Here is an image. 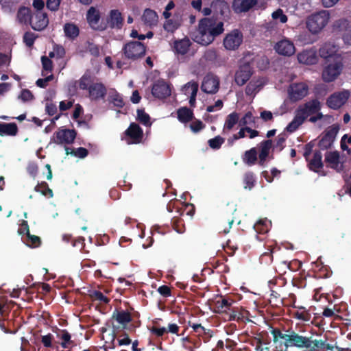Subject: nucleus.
<instances>
[{
	"label": "nucleus",
	"instance_id": "nucleus-19",
	"mask_svg": "<svg viewBox=\"0 0 351 351\" xmlns=\"http://www.w3.org/2000/svg\"><path fill=\"white\" fill-rule=\"evenodd\" d=\"M337 50L338 47L336 45L331 42H326L320 47L319 55L326 60L330 58L334 60L335 57H341L337 55Z\"/></svg>",
	"mask_w": 351,
	"mask_h": 351
},
{
	"label": "nucleus",
	"instance_id": "nucleus-27",
	"mask_svg": "<svg viewBox=\"0 0 351 351\" xmlns=\"http://www.w3.org/2000/svg\"><path fill=\"white\" fill-rule=\"evenodd\" d=\"M322 154L320 150H315L313 158L308 162V167L311 171L318 173L319 169L323 168Z\"/></svg>",
	"mask_w": 351,
	"mask_h": 351
},
{
	"label": "nucleus",
	"instance_id": "nucleus-50",
	"mask_svg": "<svg viewBox=\"0 0 351 351\" xmlns=\"http://www.w3.org/2000/svg\"><path fill=\"white\" fill-rule=\"evenodd\" d=\"M91 77L89 75H84L80 80L79 87L82 90H89L91 85Z\"/></svg>",
	"mask_w": 351,
	"mask_h": 351
},
{
	"label": "nucleus",
	"instance_id": "nucleus-2",
	"mask_svg": "<svg viewBox=\"0 0 351 351\" xmlns=\"http://www.w3.org/2000/svg\"><path fill=\"white\" fill-rule=\"evenodd\" d=\"M274 343L284 346L285 350L289 347L306 348L308 343V337L296 332L293 330H287L283 333L280 328H274L271 331Z\"/></svg>",
	"mask_w": 351,
	"mask_h": 351
},
{
	"label": "nucleus",
	"instance_id": "nucleus-56",
	"mask_svg": "<svg viewBox=\"0 0 351 351\" xmlns=\"http://www.w3.org/2000/svg\"><path fill=\"white\" fill-rule=\"evenodd\" d=\"M341 148L343 151H346L349 154L350 149L346 145V143L351 144V135L344 134L341 139Z\"/></svg>",
	"mask_w": 351,
	"mask_h": 351
},
{
	"label": "nucleus",
	"instance_id": "nucleus-42",
	"mask_svg": "<svg viewBox=\"0 0 351 351\" xmlns=\"http://www.w3.org/2000/svg\"><path fill=\"white\" fill-rule=\"evenodd\" d=\"M254 174L252 171L246 172L243 176V184L245 189L251 190L255 185Z\"/></svg>",
	"mask_w": 351,
	"mask_h": 351
},
{
	"label": "nucleus",
	"instance_id": "nucleus-38",
	"mask_svg": "<svg viewBox=\"0 0 351 351\" xmlns=\"http://www.w3.org/2000/svg\"><path fill=\"white\" fill-rule=\"evenodd\" d=\"M58 337L62 339L60 345L63 348H69L71 345H75L73 341L71 340V334L65 329L60 330Z\"/></svg>",
	"mask_w": 351,
	"mask_h": 351
},
{
	"label": "nucleus",
	"instance_id": "nucleus-33",
	"mask_svg": "<svg viewBox=\"0 0 351 351\" xmlns=\"http://www.w3.org/2000/svg\"><path fill=\"white\" fill-rule=\"evenodd\" d=\"M65 36L70 40H75L80 34L79 27L74 23H67L64 25Z\"/></svg>",
	"mask_w": 351,
	"mask_h": 351
},
{
	"label": "nucleus",
	"instance_id": "nucleus-40",
	"mask_svg": "<svg viewBox=\"0 0 351 351\" xmlns=\"http://www.w3.org/2000/svg\"><path fill=\"white\" fill-rule=\"evenodd\" d=\"M17 18L21 23H26L31 20V10L26 7H21L17 12Z\"/></svg>",
	"mask_w": 351,
	"mask_h": 351
},
{
	"label": "nucleus",
	"instance_id": "nucleus-57",
	"mask_svg": "<svg viewBox=\"0 0 351 351\" xmlns=\"http://www.w3.org/2000/svg\"><path fill=\"white\" fill-rule=\"evenodd\" d=\"M150 332L156 336V337H162L165 333L167 332V330L165 327H158L156 326H153L149 328Z\"/></svg>",
	"mask_w": 351,
	"mask_h": 351
},
{
	"label": "nucleus",
	"instance_id": "nucleus-35",
	"mask_svg": "<svg viewBox=\"0 0 351 351\" xmlns=\"http://www.w3.org/2000/svg\"><path fill=\"white\" fill-rule=\"evenodd\" d=\"M234 301L230 298H226L220 296V298L215 302V306L218 309V312L223 313L228 310H230Z\"/></svg>",
	"mask_w": 351,
	"mask_h": 351
},
{
	"label": "nucleus",
	"instance_id": "nucleus-11",
	"mask_svg": "<svg viewBox=\"0 0 351 351\" xmlns=\"http://www.w3.org/2000/svg\"><path fill=\"white\" fill-rule=\"evenodd\" d=\"M152 94L155 98L166 99L171 94V84L164 80H158L152 85Z\"/></svg>",
	"mask_w": 351,
	"mask_h": 351
},
{
	"label": "nucleus",
	"instance_id": "nucleus-20",
	"mask_svg": "<svg viewBox=\"0 0 351 351\" xmlns=\"http://www.w3.org/2000/svg\"><path fill=\"white\" fill-rule=\"evenodd\" d=\"M251 75L250 66L249 64H244L235 73V82L239 86H243L250 80Z\"/></svg>",
	"mask_w": 351,
	"mask_h": 351
},
{
	"label": "nucleus",
	"instance_id": "nucleus-41",
	"mask_svg": "<svg viewBox=\"0 0 351 351\" xmlns=\"http://www.w3.org/2000/svg\"><path fill=\"white\" fill-rule=\"evenodd\" d=\"M204 58L206 61L212 64H217L219 62V56L217 50L215 49H209L206 50L204 54Z\"/></svg>",
	"mask_w": 351,
	"mask_h": 351
},
{
	"label": "nucleus",
	"instance_id": "nucleus-32",
	"mask_svg": "<svg viewBox=\"0 0 351 351\" xmlns=\"http://www.w3.org/2000/svg\"><path fill=\"white\" fill-rule=\"evenodd\" d=\"M191 45V42L189 38H184L180 40H176L174 42L173 48L175 52L178 54L185 55L187 53L189 47Z\"/></svg>",
	"mask_w": 351,
	"mask_h": 351
},
{
	"label": "nucleus",
	"instance_id": "nucleus-25",
	"mask_svg": "<svg viewBox=\"0 0 351 351\" xmlns=\"http://www.w3.org/2000/svg\"><path fill=\"white\" fill-rule=\"evenodd\" d=\"M321 109V103L317 99H312L304 104L302 107L299 108V112L305 114L307 117L316 114Z\"/></svg>",
	"mask_w": 351,
	"mask_h": 351
},
{
	"label": "nucleus",
	"instance_id": "nucleus-7",
	"mask_svg": "<svg viewBox=\"0 0 351 351\" xmlns=\"http://www.w3.org/2000/svg\"><path fill=\"white\" fill-rule=\"evenodd\" d=\"M77 136V132L75 130L66 129L63 127L60 128L56 131L51 138V143L56 145L73 144Z\"/></svg>",
	"mask_w": 351,
	"mask_h": 351
},
{
	"label": "nucleus",
	"instance_id": "nucleus-64",
	"mask_svg": "<svg viewBox=\"0 0 351 351\" xmlns=\"http://www.w3.org/2000/svg\"><path fill=\"white\" fill-rule=\"evenodd\" d=\"M204 128V125L200 120H195L190 124L191 130L195 133L199 132Z\"/></svg>",
	"mask_w": 351,
	"mask_h": 351
},
{
	"label": "nucleus",
	"instance_id": "nucleus-1",
	"mask_svg": "<svg viewBox=\"0 0 351 351\" xmlns=\"http://www.w3.org/2000/svg\"><path fill=\"white\" fill-rule=\"evenodd\" d=\"M223 31V22H217L216 20L210 18H204L199 21L194 40L202 45L206 46L212 43L215 38Z\"/></svg>",
	"mask_w": 351,
	"mask_h": 351
},
{
	"label": "nucleus",
	"instance_id": "nucleus-48",
	"mask_svg": "<svg viewBox=\"0 0 351 351\" xmlns=\"http://www.w3.org/2000/svg\"><path fill=\"white\" fill-rule=\"evenodd\" d=\"M225 140L220 136H217L213 138L208 140V143L210 148L213 149H219Z\"/></svg>",
	"mask_w": 351,
	"mask_h": 351
},
{
	"label": "nucleus",
	"instance_id": "nucleus-37",
	"mask_svg": "<svg viewBox=\"0 0 351 351\" xmlns=\"http://www.w3.org/2000/svg\"><path fill=\"white\" fill-rule=\"evenodd\" d=\"M64 149L66 155L71 154L80 158H84L88 154V149L82 147H78L77 149H71L70 147L65 146Z\"/></svg>",
	"mask_w": 351,
	"mask_h": 351
},
{
	"label": "nucleus",
	"instance_id": "nucleus-28",
	"mask_svg": "<svg viewBox=\"0 0 351 351\" xmlns=\"http://www.w3.org/2000/svg\"><path fill=\"white\" fill-rule=\"evenodd\" d=\"M298 60L302 64H314L317 62V58L315 52L305 50L298 54Z\"/></svg>",
	"mask_w": 351,
	"mask_h": 351
},
{
	"label": "nucleus",
	"instance_id": "nucleus-47",
	"mask_svg": "<svg viewBox=\"0 0 351 351\" xmlns=\"http://www.w3.org/2000/svg\"><path fill=\"white\" fill-rule=\"evenodd\" d=\"M110 101L118 108H123L125 105L122 96L115 91L110 95Z\"/></svg>",
	"mask_w": 351,
	"mask_h": 351
},
{
	"label": "nucleus",
	"instance_id": "nucleus-55",
	"mask_svg": "<svg viewBox=\"0 0 351 351\" xmlns=\"http://www.w3.org/2000/svg\"><path fill=\"white\" fill-rule=\"evenodd\" d=\"M252 123H254V117L250 111L247 112L242 119L239 120V125L241 126H244Z\"/></svg>",
	"mask_w": 351,
	"mask_h": 351
},
{
	"label": "nucleus",
	"instance_id": "nucleus-39",
	"mask_svg": "<svg viewBox=\"0 0 351 351\" xmlns=\"http://www.w3.org/2000/svg\"><path fill=\"white\" fill-rule=\"evenodd\" d=\"M339 25L346 28L342 38L344 43L347 45H351V26L349 25L348 21L346 19L339 20L338 21Z\"/></svg>",
	"mask_w": 351,
	"mask_h": 351
},
{
	"label": "nucleus",
	"instance_id": "nucleus-31",
	"mask_svg": "<svg viewBox=\"0 0 351 351\" xmlns=\"http://www.w3.org/2000/svg\"><path fill=\"white\" fill-rule=\"evenodd\" d=\"M242 160L243 162L248 166L255 165L258 160L256 148L252 147L245 151L242 156Z\"/></svg>",
	"mask_w": 351,
	"mask_h": 351
},
{
	"label": "nucleus",
	"instance_id": "nucleus-6",
	"mask_svg": "<svg viewBox=\"0 0 351 351\" xmlns=\"http://www.w3.org/2000/svg\"><path fill=\"white\" fill-rule=\"evenodd\" d=\"M339 130L338 124H333L328 127L319 136V141L317 146L320 150H327L330 149L337 137Z\"/></svg>",
	"mask_w": 351,
	"mask_h": 351
},
{
	"label": "nucleus",
	"instance_id": "nucleus-49",
	"mask_svg": "<svg viewBox=\"0 0 351 351\" xmlns=\"http://www.w3.org/2000/svg\"><path fill=\"white\" fill-rule=\"evenodd\" d=\"M171 225L173 230L178 233H182L184 231L183 220L180 218L173 217L171 220Z\"/></svg>",
	"mask_w": 351,
	"mask_h": 351
},
{
	"label": "nucleus",
	"instance_id": "nucleus-62",
	"mask_svg": "<svg viewBox=\"0 0 351 351\" xmlns=\"http://www.w3.org/2000/svg\"><path fill=\"white\" fill-rule=\"evenodd\" d=\"M62 0H47V8L51 11H57L60 8Z\"/></svg>",
	"mask_w": 351,
	"mask_h": 351
},
{
	"label": "nucleus",
	"instance_id": "nucleus-24",
	"mask_svg": "<svg viewBox=\"0 0 351 351\" xmlns=\"http://www.w3.org/2000/svg\"><path fill=\"white\" fill-rule=\"evenodd\" d=\"M107 24L112 29H121L123 24L121 13L118 10H110L107 19Z\"/></svg>",
	"mask_w": 351,
	"mask_h": 351
},
{
	"label": "nucleus",
	"instance_id": "nucleus-18",
	"mask_svg": "<svg viewBox=\"0 0 351 351\" xmlns=\"http://www.w3.org/2000/svg\"><path fill=\"white\" fill-rule=\"evenodd\" d=\"M258 0H233L232 8L237 13L247 12L258 5Z\"/></svg>",
	"mask_w": 351,
	"mask_h": 351
},
{
	"label": "nucleus",
	"instance_id": "nucleus-44",
	"mask_svg": "<svg viewBox=\"0 0 351 351\" xmlns=\"http://www.w3.org/2000/svg\"><path fill=\"white\" fill-rule=\"evenodd\" d=\"M136 119L143 125L145 126L151 125L150 117L145 112L143 108L138 109L136 111Z\"/></svg>",
	"mask_w": 351,
	"mask_h": 351
},
{
	"label": "nucleus",
	"instance_id": "nucleus-21",
	"mask_svg": "<svg viewBox=\"0 0 351 351\" xmlns=\"http://www.w3.org/2000/svg\"><path fill=\"white\" fill-rule=\"evenodd\" d=\"M30 23L34 30L41 31L44 29L49 24L47 14L43 12H36Z\"/></svg>",
	"mask_w": 351,
	"mask_h": 351
},
{
	"label": "nucleus",
	"instance_id": "nucleus-36",
	"mask_svg": "<svg viewBox=\"0 0 351 351\" xmlns=\"http://www.w3.org/2000/svg\"><path fill=\"white\" fill-rule=\"evenodd\" d=\"M238 123H239V114L237 112H232L226 117L223 125V131L231 130Z\"/></svg>",
	"mask_w": 351,
	"mask_h": 351
},
{
	"label": "nucleus",
	"instance_id": "nucleus-59",
	"mask_svg": "<svg viewBox=\"0 0 351 351\" xmlns=\"http://www.w3.org/2000/svg\"><path fill=\"white\" fill-rule=\"evenodd\" d=\"M286 141V135L285 134H280L276 138L274 147L282 151L285 148V143Z\"/></svg>",
	"mask_w": 351,
	"mask_h": 351
},
{
	"label": "nucleus",
	"instance_id": "nucleus-63",
	"mask_svg": "<svg viewBox=\"0 0 351 351\" xmlns=\"http://www.w3.org/2000/svg\"><path fill=\"white\" fill-rule=\"evenodd\" d=\"M19 97L25 102L31 101L34 98L32 93L28 89H23Z\"/></svg>",
	"mask_w": 351,
	"mask_h": 351
},
{
	"label": "nucleus",
	"instance_id": "nucleus-23",
	"mask_svg": "<svg viewBox=\"0 0 351 351\" xmlns=\"http://www.w3.org/2000/svg\"><path fill=\"white\" fill-rule=\"evenodd\" d=\"M272 140H264L259 144V154L258 163L261 166H265L267 158L269 154L270 149L273 145Z\"/></svg>",
	"mask_w": 351,
	"mask_h": 351
},
{
	"label": "nucleus",
	"instance_id": "nucleus-34",
	"mask_svg": "<svg viewBox=\"0 0 351 351\" xmlns=\"http://www.w3.org/2000/svg\"><path fill=\"white\" fill-rule=\"evenodd\" d=\"M178 119L183 123L191 121L194 117L193 111L187 107H182L178 110Z\"/></svg>",
	"mask_w": 351,
	"mask_h": 351
},
{
	"label": "nucleus",
	"instance_id": "nucleus-4",
	"mask_svg": "<svg viewBox=\"0 0 351 351\" xmlns=\"http://www.w3.org/2000/svg\"><path fill=\"white\" fill-rule=\"evenodd\" d=\"M122 51L125 58L135 61L145 55L146 46L139 41H130L123 45Z\"/></svg>",
	"mask_w": 351,
	"mask_h": 351
},
{
	"label": "nucleus",
	"instance_id": "nucleus-16",
	"mask_svg": "<svg viewBox=\"0 0 351 351\" xmlns=\"http://www.w3.org/2000/svg\"><path fill=\"white\" fill-rule=\"evenodd\" d=\"M325 162L327 167L335 170L337 172L343 171V165L340 162L339 153L337 151L327 152L325 154Z\"/></svg>",
	"mask_w": 351,
	"mask_h": 351
},
{
	"label": "nucleus",
	"instance_id": "nucleus-12",
	"mask_svg": "<svg viewBox=\"0 0 351 351\" xmlns=\"http://www.w3.org/2000/svg\"><path fill=\"white\" fill-rule=\"evenodd\" d=\"M308 92V87L303 82L292 84L288 90L289 98L293 101L303 99L307 95Z\"/></svg>",
	"mask_w": 351,
	"mask_h": 351
},
{
	"label": "nucleus",
	"instance_id": "nucleus-61",
	"mask_svg": "<svg viewBox=\"0 0 351 351\" xmlns=\"http://www.w3.org/2000/svg\"><path fill=\"white\" fill-rule=\"evenodd\" d=\"M88 47L87 51L94 57H98L99 56V46L96 44L90 43L89 41L87 42Z\"/></svg>",
	"mask_w": 351,
	"mask_h": 351
},
{
	"label": "nucleus",
	"instance_id": "nucleus-52",
	"mask_svg": "<svg viewBox=\"0 0 351 351\" xmlns=\"http://www.w3.org/2000/svg\"><path fill=\"white\" fill-rule=\"evenodd\" d=\"M41 243L39 237L36 235L29 234L27 236V244L32 247H38Z\"/></svg>",
	"mask_w": 351,
	"mask_h": 351
},
{
	"label": "nucleus",
	"instance_id": "nucleus-8",
	"mask_svg": "<svg viewBox=\"0 0 351 351\" xmlns=\"http://www.w3.org/2000/svg\"><path fill=\"white\" fill-rule=\"evenodd\" d=\"M350 95V93L348 90L335 92L328 97L326 105L331 109L337 110L346 103Z\"/></svg>",
	"mask_w": 351,
	"mask_h": 351
},
{
	"label": "nucleus",
	"instance_id": "nucleus-54",
	"mask_svg": "<svg viewBox=\"0 0 351 351\" xmlns=\"http://www.w3.org/2000/svg\"><path fill=\"white\" fill-rule=\"evenodd\" d=\"M273 250L268 249L267 252L263 253L260 257L261 263L270 264L273 261Z\"/></svg>",
	"mask_w": 351,
	"mask_h": 351
},
{
	"label": "nucleus",
	"instance_id": "nucleus-17",
	"mask_svg": "<svg viewBox=\"0 0 351 351\" xmlns=\"http://www.w3.org/2000/svg\"><path fill=\"white\" fill-rule=\"evenodd\" d=\"M274 49L278 54L285 56H291L295 51L293 43L287 39H282L276 43Z\"/></svg>",
	"mask_w": 351,
	"mask_h": 351
},
{
	"label": "nucleus",
	"instance_id": "nucleus-10",
	"mask_svg": "<svg viewBox=\"0 0 351 351\" xmlns=\"http://www.w3.org/2000/svg\"><path fill=\"white\" fill-rule=\"evenodd\" d=\"M243 34L239 29H234L224 38L223 45L227 50L237 49L243 42Z\"/></svg>",
	"mask_w": 351,
	"mask_h": 351
},
{
	"label": "nucleus",
	"instance_id": "nucleus-9",
	"mask_svg": "<svg viewBox=\"0 0 351 351\" xmlns=\"http://www.w3.org/2000/svg\"><path fill=\"white\" fill-rule=\"evenodd\" d=\"M86 21L90 27L97 31L105 30L108 25L106 23H99L101 14L99 10L91 6L86 12Z\"/></svg>",
	"mask_w": 351,
	"mask_h": 351
},
{
	"label": "nucleus",
	"instance_id": "nucleus-29",
	"mask_svg": "<svg viewBox=\"0 0 351 351\" xmlns=\"http://www.w3.org/2000/svg\"><path fill=\"white\" fill-rule=\"evenodd\" d=\"M19 132L16 123H0V135L14 136Z\"/></svg>",
	"mask_w": 351,
	"mask_h": 351
},
{
	"label": "nucleus",
	"instance_id": "nucleus-30",
	"mask_svg": "<svg viewBox=\"0 0 351 351\" xmlns=\"http://www.w3.org/2000/svg\"><path fill=\"white\" fill-rule=\"evenodd\" d=\"M158 16L154 10L146 8L142 16V20L146 25L154 26L157 24Z\"/></svg>",
	"mask_w": 351,
	"mask_h": 351
},
{
	"label": "nucleus",
	"instance_id": "nucleus-14",
	"mask_svg": "<svg viewBox=\"0 0 351 351\" xmlns=\"http://www.w3.org/2000/svg\"><path fill=\"white\" fill-rule=\"evenodd\" d=\"M125 134L128 138V143L137 144L142 141L143 131L137 123H132L125 131Z\"/></svg>",
	"mask_w": 351,
	"mask_h": 351
},
{
	"label": "nucleus",
	"instance_id": "nucleus-13",
	"mask_svg": "<svg viewBox=\"0 0 351 351\" xmlns=\"http://www.w3.org/2000/svg\"><path fill=\"white\" fill-rule=\"evenodd\" d=\"M306 349L308 351H332L335 349V344L327 343L326 339H313V336L310 335Z\"/></svg>",
	"mask_w": 351,
	"mask_h": 351
},
{
	"label": "nucleus",
	"instance_id": "nucleus-22",
	"mask_svg": "<svg viewBox=\"0 0 351 351\" xmlns=\"http://www.w3.org/2000/svg\"><path fill=\"white\" fill-rule=\"evenodd\" d=\"M106 93V88L102 83H92L88 90L89 97L92 100L104 99Z\"/></svg>",
	"mask_w": 351,
	"mask_h": 351
},
{
	"label": "nucleus",
	"instance_id": "nucleus-43",
	"mask_svg": "<svg viewBox=\"0 0 351 351\" xmlns=\"http://www.w3.org/2000/svg\"><path fill=\"white\" fill-rule=\"evenodd\" d=\"M34 190L36 192L40 193L42 195L45 196H49V197H53V191L49 187L46 182H42L40 183H38L35 186Z\"/></svg>",
	"mask_w": 351,
	"mask_h": 351
},
{
	"label": "nucleus",
	"instance_id": "nucleus-3",
	"mask_svg": "<svg viewBox=\"0 0 351 351\" xmlns=\"http://www.w3.org/2000/svg\"><path fill=\"white\" fill-rule=\"evenodd\" d=\"M329 19L328 11H319L308 17L306 27L312 34H317L328 24Z\"/></svg>",
	"mask_w": 351,
	"mask_h": 351
},
{
	"label": "nucleus",
	"instance_id": "nucleus-58",
	"mask_svg": "<svg viewBox=\"0 0 351 351\" xmlns=\"http://www.w3.org/2000/svg\"><path fill=\"white\" fill-rule=\"evenodd\" d=\"M230 311H231V313H230V315H229V320L239 321L243 319V316L241 314V313L239 312V308L231 307V309Z\"/></svg>",
	"mask_w": 351,
	"mask_h": 351
},
{
	"label": "nucleus",
	"instance_id": "nucleus-53",
	"mask_svg": "<svg viewBox=\"0 0 351 351\" xmlns=\"http://www.w3.org/2000/svg\"><path fill=\"white\" fill-rule=\"evenodd\" d=\"M36 38L37 36L34 33L27 32L24 34L23 41L27 47H31L33 46Z\"/></svg>",
	"mask_w": 351,
	"mask_h": 351
},
{
	"label": "nucleus",
	"instance_id": "nucleus-45",
	"mask_svg": "<svg viewBox=\"0 0 351 351\" xmlns=\"http://www.w3.org/2000/svg\"><path fill=\"white\" fill-rule=\"evenodd\" d=\"M41 62L43 65L42 75L46 76L47 73L53 70V62L51 59L47 56H42Z\"/></svg>",
	"mask_w": 351,
	"mask_h": 351
},
{
	"label": "nucleus",
	"instance_id": "nucleus-46",
	"mask_svg": "<svg viewBox=\"0 0 351 351\" xmlns=\"http://www.w3.org/2000/svg\"><path fill=\"white\" fill-rule=\"evenodd\" d=\"M254 228L258 234H265L269 231L267 219H260L254 226Z\"/></svg>",
	"mask_w": 351,
	"mask_h": 351
},
{
	"label": "nucleus",
	"instance_id": "nucleus-5",
	"mask_svg": "<svg viewBox=\"0 0 351 351\" xmlns=\"http://www.w3.org/2000/svg\"><path fill=\"white\" fill-rule=\"evenodd\" d=\"M343 64L341 57H335L333 62L328 64L323 70L322 79L325 82L335 81L341 73Z\"/></svg>",
	"mask_w": 351,
	"mask_h": 351
},
{
	"label": "nucleus",
	"instance_id": "nucleus-51",
	"mask_svg": "<svg viewBox=\"0 0 351 351\" xmlns=\"http://www.w3.org/2000/svg\"><path fill=\"white\" fill-rule=\"evenodd\" d=\"M271 16L273 19L276 21L278 20L282 23H285L288 20L287 15L284 14L282 10L280 8H278L275 12H274Z\"/></svg>",
	"mask_w": 351,
	"mask_h": 351
},
{
	"label": "nucleus",
	"instance_id": "nucleus-15",
	"mask_svg": "<svg viewBox=\"0 0 351 351\" xmlns=\"http://www.w3.org/2000/svg\"><path fill=\"white\" fill-rule=\"evenodd\" d=\"M219 88V80L212 74L206 75L202 82L201 89L208 94L216 93Z\"/></svg>",
	"mask_w": 351,
	"mask_h": 351
},
{
	"label": "nucleus",
	"instance_id": "nucleus-26",
	"mask_svg": "<svg viewBox=\"0 0 351 351\" xmlns=\"http://www.w3.org/2000/svg\"><path fill=\"white\" fill-rule=\"evenodd\" d=\"M112 318L114 319L119 324H120L123 329H125L127 325L132 320L131 313L123 310L114 311L112 313Z\"/></svg>",
	"mask_w": 351,
	"mask_h": 351
},
{
	"label": "nucleus",
	"instance_id": "nucleus-60",
	"mask_svg": "<svg viewBox=\"0 0 351 351\" xmlns=\"http://www.w3.org/2000/svg\"><path fill=\"white\" fill-rule=\"evenodd\" d=\"M300 309H304V308H301ZM311 317V314L305 310H303L302 311H297L295 313V317L304 322L309 321Z\"/></svg>",
	"mask_w": 351,
	"mask_h": 351
}]
</instances>
